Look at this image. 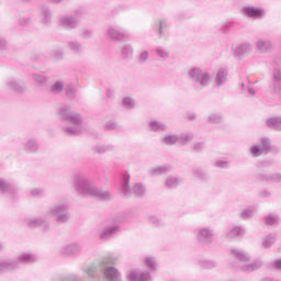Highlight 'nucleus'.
<instances>
[{"label": "nucleus", "mask_w": 281, "mask_h": 281, "mask_svg": "<svg viewBox=\"0 0 281 281\" xmlns=\"http://www.w3.org/2000/svg\"><path fill=\"white\" fill-rule=\"evenodd\" d=\"M146 60H148V52L147 50H144L139 54L138 56V63L140 65H144V63H146Z\"/></svg>", "instance_id": "864d4df0"}, {"label": "nucleus", "mask_w": 281, "mask_h": 281, "mask_svg": "<svg viewBox=\"0 0 281 281\" xmlns=\"http://www.w3.org/2000/svg\"><path fill=\"white\" fill-rule=\"evenodd\" d=\"M155 54L158 56L159 60H168L170 58V49L164 46L156 47Z\"/></svg>", "instance_id": "2f4dec72"}, {"label": "nucleus", "mask_w": 281, "mask_h": 281, "mask_svg": "<svg viewBox=\"0 0 281 281\" xmlns=\"http://www.w3.org/2000/svg\"><path fill=\"white\" fill-rule=\"evenodd\" d=\"M187 120H189L190 122H192V120H196V114H194V113H188V114H187Z\"/></svg>", "instance_id": "338daca9"}, {"label": "nucleus", "mask_w": 281, "mask_h": 281, "mask_svg": "<svg viewBox=\"0 0 281 281\" xmlns=\"http://www.w3.org/2000/svg\"><path fill=\"white\" fill-rule=\"evenodd\" d=\"M209 122L211 124H221V122H223V116L221 114L213 113L209 115Z\"/></svg>", "instance_id": "09e8293b"}, {"label": "nucleus", "mask_w": 281, "mask_h": 281, "mask_svg": "<svg viewBox=\"0 0 281 281\" xmlns=\"http://www.w3.org/2000/svg\"><path fill=\"white\" fill-rule=\"evenodd\" d=\"M25 153H38V140L36 138H29L24 143Z\"/></svg>", "instance_id": "393cba45"}, {"label": "nucleus", "mask_w": 281, "mask_h": 281, "mask_svg": "<svg viewBox=\"0 0 281 281\" xmlns=\"http://www.w3.org/2000/svg\"><path fill=\"white\" fill-rule=\"evenodd\" d=\"M15 260L19 269V265H33V262H38V257L32 252H24L18 256Z\"/></svg>", "instance_id": "f8f14e48"}, {"label": "nucleus", "mask_w": 281, "mask_h": 281, "mask_svg": "<svg viewBox=\"0 0 281 281\" xmlns=\"http://www.w3.org/2000/svg\"><path fill=\"white\" fill-rule=\"evenodd\" d=\"M19 189L14 184H10L5 179L0 178V194H16Z\"/></svg>", "instance_id": "2eb2a0df"}, {"label": "nucleus", "mask_w": 281, "mask_h": 281, "mask_svg": "<svg viewBox=\"0 0 281 281\" xmlns=\"http://www.w3.org/2000/svg\"><path fill=\"white\" fill-rule=\"evenodd\" d=\"M19 261L16 259H0V271H16Z\"/></svg>", "instance_id": "ddd939ff"}, {"label": "nucleus", "mask_w": 281, "mask_h": 281, "mask_svg": "<svg viewBox=\"0 0 281 281\" xmlns=\"http://www.w3.org/2000/svg\"><path fill=\"white\" fill-rule=\"evenodd\" d=\"M120 229L117 224L108 225L99 235L100 240H109V238H113V234H115Z\"/></svg>", "instance_id": "f3484780"}, {"label": "nucleus", "mask_w": 281, "mask_h": 281, "mask_svg": "<svg viewBox=\"0 0 281 281\" xmlns=\"http://www.w3.org/2000/svg\"><path fill=\"white\" fill-rule=\"evenodd\" d=\"M177 142H179V136L177 135L165 136L162 139V144H166L167 146H173Z\"/></svg>", "instance_id": "a19ab883"}, {"label": "nucleus", "mask_w": 281, "mask_h": 281, "mask_svg": "<svg viewBox=\"0 0 281 281\" xmlns=\"http://www.w3.org/2000/svg\"><path fill=\"white\" fill-rule=\"evenodd\" d=\"M81 36H82V38H91L92 33L89 30H83V31H81Z\"/></svg>", "instance_id": "680f3d73"}, {"label": "nucleus", "mask_w": 281, "mask_h": 281, "mask_svg": "<svg viewBox=\"0 0 281 281\" xmlns=\"http://www.w3.org/2000/svg\"><path fill=\"white\" fill-rule=\"evenodd\" d=\"M231 256L232 258H236V260L239 262L241 271H248V273H251V271H258V269H261V267L265 265L262 259H256L249 263L251 256L237 248L231 249Z\"/></svg>", "instance_id": "20e7f679"}, {"label": "nucleus", "mask_w": 281, "mask_h": 281, "mask_svg": "<svg viewBox=\"0 0 281 281\" xmlns=\"http://www.w3.org/2000/svg\"><path fill=\"white\" fill-rule=\"evenodd\" d=\"M149 128H150V131H154V132L166 131V124L158 122V121H150Z\"/></svg>", "instance_id": "4c0bfd02"}, {"label": "nucleus", "mask_w": 281, "mask_h": 281, "mask_svg": "<svg viewBox=\"0 0 281 281\" xmlns=\"http://www.w3.org/2000/svg\"><path fill=\"white\" fill-rule=\"evenodd\" d=\"M122 57L124 60H131L133 58V46L125 45L122 49Z\"/></svg>", "instance_id": "58836bf2"}, {"label": "nucleus", "mask_w": 281, "mask_h": 281, "mask_svg": "<svg viewBox=\"0 0 281 281\" xmlns=\"http://www.w3.org/2000/svg\"><path fill=\"white\" fill-rule=\"evenodd\" d=\"M189 78L198 90L205 89L210 85V75L201 68H192L189 71Z\"/></svg>", "instance_id": "423d86ee"}, {"label": "nucleus", "mask_w": 281, "mask_h": 281, "mask_svg": "<svg viewBox=\"0 0 281 281\" xmlns=\"http://www.w3.org/2000/svg\"><path fill=\"white\" fill-rule=\"evenodd\" d=\"M215 81L217 87H221L227 82V69L221 68L217 70Z\"/></svg>", "instance_id": "c756f323"}, {"label": "nucleus", "mask_w": 281, "mask_h": 281, "mask_svg": "<svg viewBox=\"0 0 281 281\" xmlns=\"http://www.w3.org/2000/svg\"><path fill=\"white\" fill-rule=\"evenodd\" d=\"M106 35L112 41H124V38H128V31L122 27L110 26L106 31Z\"/></svg>", "instance_id": "9d476101"}, {"label": "nucleus", "mask_w": 281, "mask_h": 281, "mask_svg": "<svg viewBox=\"0 0 281 281\" xmlns=\"http://www.w3.org/2000/svg\"><path fill=\"white\" fill-rule=\"evenodd\" d=\"M128 181H131V176H125L121 182V191L124 194V196H131V194H133V190H131Z\"/></svg>", "instance_id": "7c9ffc66"}, {"label": "nucleus", "mask_w": 281, "mask_h": 281, "mask_svg": "<svg viewBox=\"0 0 281 281\" xmlns=\"http://www.w3.org/2000/svg\"><path fill=\"white\" fill-rule=\"evenodd\" d=\"M244 13L246 16H249L250 19H260L262 14H265V11L262 9H258L256 7H245Z\"/></svg>", "instance_id": "4be33fe9"}, {"label": "nucleus", "mask_w": 281, "mask_h": 281, "mask_svg": "<svg viewBox=\"0 0 281 281\" xmlns=\"http://www.w3.org/2000/svg\"><path fill=\"white\" fill-rule=\"evenodd\" d=\"M244 234H245V231L239 226H236L227 231L226 238H238V236H243Z\"/></svg>", "instance_id": "473e14b6"}, {"label": "nucleus", "mask_w": 281, "mask_h": 281, "mask_svg": "<svg viewBox=\"0 0 281 281\" xmlns=\"http://www.w3.org/2000/svg\"><path fill=\"white\" fill-rule=\"evenodd\" d=\"M65 93L66 95H74V88L71 87V85L66 86Z\"/></svg>", "instance_id": "e2e57ef3"}, {"label": "nucleus", "mask_w": 281, "mask_h": 281, "mask_svg": "<svg viewBox=\"0 0 281 281\" xmlns=\"http://www.w3.org/2000/svg\"><path fill=\"white\" fill-rule=\"evenodd\" d=\"M266 126H268V128H271L272 131H281V117L274 116L268 119L266 121Z\"/></svg>", "instance_id": "bb28decb"}, {"label": "nucleus", "mask_w": 281, "mask_h": 281, "mask_svg": "<svg viewBox=\"0 0 281 281\" xmlns=\"http://www.w3.org/2000/svg\"><path fill=\"white\" fill-rule=\"evenodd\" d=\"M193 139L194 135L192 134H181L180 136H178V142L182 146H187V144H190V142H192Z\"/></svg>", "instance_id": "c9c22d12"}, {"label": "nucleus", "mask_w": 281, "mask_h": 281, "mask_svg": "<svg viewBox=\"0 0 281 281\" xmlns=\"http://www.w3.org/2000/svg\"><path fill=\"white\" fill-rule=\"evenodd\" d=\"M193 150H195V153H201V150H203V143L193 144Z\"/></svg>", "instance_id": "052dcab7"}, {"label": "nucleus", "mask_w": 281, "mask_h": 281, "mask_svg": "<svg viewBox=\"0 0 281 281\" xmlns=\"http://www.w3.org/2000/svg\"><path fill=\"white\" fill-rule=\"evenodd\" d=\"M64 56H65V53H63V50L57 49L53 52L54 60H63Z\"/></svg>", "instance_id": "6e6d98bb"}, {"label": "nucleus", "mask_w": 281, "mask_h": 281, "mask_svg": "<svg viewBox=\"0 0 281 281\" xmlns=\"http://www.w3.org/2000/svg\"><path fill=\"white\" fill-rule=\"evenodd\" d=\"M262 222L267 226L280 225V215H278V213H270L263 216Z\"/></svg>", "instance_id": "b1692460"}, {"label": "nucleus", "mask_w": 281, "mask_h": 281, "mask_svg": "<svg viewBox=\"0 0 281 281\" xmlns=\"http://www.w3.org/2000/svg\"><path fill=\"white\" fill-rule=\"evenodd\" d=\"M120 261V257L108 255L95 263H89L81 268L82 273L88 278H95L99 273H102L105 280L109 281H122L120 271L115 267L109 265H115Z\"/></svg>", "instance_id": "f257e3e1"}, {"label": "nucleus", "mask_w": 281, "mask_h": 281, "mask_svg": "<svg viewBox=\"0 0 281 281\" xmlns=\"http://www.w3.org/2000/svg\"><path fill=\"white\" fill-rule=\"evenodd\" d=\"M59 254L66 258H78L82 255V245L78 243H72L66 246H63L59 249Z\"/></svg>", "instance_id": "1a4fd4ad"}, {"label": "nucleus", "mask_w": 281, "mask_h": 281, "mask_svg": "<svg viewBox=\"0 0 281 281\" xmlns=\"http://www.w3.org/2000/svg\"><path fill=\"white\" fill-rule=\"evenodd\" d=\"M63 89H65V85L61 81H57L52 86L53 93H63Z\"/></svg>", "instance_id": "8fccbe9b"}, {"label": "nucleus", "mask_w": 281, "mask_h": 281, "mask_svg": "<svg viewBox=\"0 0 281 281\" xmlns=\"http://www.w3.org/2000/svg\"><path fill=\"white\" fill-rule=\"evenodd\" d=\"M45 194V191L41 188H33L29 191V196L33 199H38Z\"/></svg>", "instance_id": "79ce46f5"}, {"label": "nucleus", "mask_w": 281, "mask_h": 281, "mask_svg": "<svg viewBox=\"0 0 281 281\" xmlns=\"http://www.w3.org/2000/svg\"><path fill=\"white\" fill-rule=\"evenodd\" d=\"M19 23L20 25H27L30 23V18H21Z\"/></svg>", "instance_id": "0e129e2a"}, {"label": "nucleus", "mask_w": 281, "mask_h": 281, "mask_svg": "<svg viewBox=\"0 0 281 281\" xmlns=\"http://www.w3.org/2000/svg\"><path fill=\"white\" fill-rule=\"evenodd\" d=\"M256 47L259 52H261V54H267V52H271L273 48V43L271 40H258Z\"/></svg>", "instance_id": "aec40b11"}, {"label": "nucleus", "mask_w": 281, "mask_h": 281, "mask_svg": "<svg viewBox=\"0 0 281 281\" xmlns=\"http://www.w3.org/2000/svg\"><path fill=\"white\" fill-rule=\"evenodd\" d=\"M276 240H278V237L276 234H269L262 238L261 247L262 249H271L273 245H276Z\"/></svg>", "instance_id": "a878e982"}, {"label": "nucleus", "mask_w": 281, "mask_h": 281, "mask_svg": "<svg viewBox=\"0 0 281 281\" xmlns=\"http://www.w3.org/2000/svg\"><path fill=\"white\" fill-rule=\"evenodd\" d=\"M192 172H193V177H195V179H200V181H206L207 173H205V171H203V169L195 168L192 170Z\"/></svg>", "instance_id": "ea45409f"}, {"label": "nucleus", "mask_w": 281, "mask_h": 281, "mask_svg": "<svg viewBox=\"0 0 281 281\" xmlns=\"http://www.w3.org/2000/svg\"><path fill=\"white\" fill-rule=\"evenodd\" d=\"M48 214L54 216L57 223H67L69 221V205L65 201H59L48 207Z\"/></svg>", "instance_id": "39448f33"}, {"label": "nucleus", "mask_w": 281, "mask_h": 281, "mask_svg": "<svg viewBox=\"0 0 281 281\" xmlns=\"http://www.w3.org/2000/svg\"><path fill=\"white\" fill-rule=\"evenodd\" d=\"M105 131H117V125L113 121H108L105 123Z\"/></svg>", "instance_id": "5fc2aeb1"}, {"label": "nucleus", "mask_w": 281, "mask_h": 281, "mask_svg": "<svg viewBox=\"0 0 281 281\" xmlns=\"http://www.w3.org/2000/svg\"><path fill=\"white\" fill-rule=\"evenodd\" d=\"M168 30V21L166 19L158 20V34L159 36H164V32Z\"/></svg>", "instance_id": "37998d69"}, {"label": "nucleus", "mask_w": 281, "mask_h": 281, "mask_svg": "<svg viewBox=\"0 0 281 281\" xmlns=\"http://www.w3.org/2000/svg\"><path fill=\"white\" fill-rule=\"evenodd\" d=\"M40 22L43 25H49V23H52V10H49V8H41Z\"/></svg>", "instance_id": "5701e85b"}, {"label": "nucleus", "mask_w": 281, "mask_h": 281, "mask_svg": "<svg viewBox=\"0 0 281 281\" xmlns=\"http://www.w3.org/2000/svg\"><path fill=\"white\" fill-rule=\"evenodd\" d=\"M93 153H97V155H104V153H113L115 151V145L109 144H97L92 147Z\"/></svg>", "instance_id": "412c9836"}, {"label": "nucleus", "mask_w": 281, "mask_h": 281, "mask_svg": "<svg viewBox=\"0 0 281 281\" xmlns=\"http://www.w3.org/2000/svg\"><path fill=\"white\" fill-rule=\"evenodd\" d=\"M215 166H217V168H227V166H229V162H227L225 160H217L215 162Z\"/></svg>", "instance_id": "13d9d810"}, {"label": "nucleus", "mask_w": 281, "mask_h": 281, "mask_svg": "<svg viewBox=\"0 0 281 281\" xmlns=\"http://www.w3.org/2000/svg\"><path fill=\"white\" fill-rule=\"evenodd\" d=\"M128 279L131 281H153V277H150V272H137V270H133L128 274Z\"/></svg>", "instance_id": "dca6fc26"}, {"label": "nucleus", "mask_w": 281, "mask_h": 281, "mask_svg": "<svg viewBox=\"0 0 281 281\" xmlns=\"http://www.w3.org/2000/svg\"><path fill=\"white\" fill-rule=\"evenodd\" d=\"M167 172H170V167L168 166H158L150 170V175H167Z\"/></svg>", "instance_id": "e433bc0d"}, {"label": "nucleus", "mask_w": 281, "mask_h": 281, "mask_svg": "<svg viewBox=\"0 0 281 281\" xmlns=\"http://www.w3.org/2000/svg\"><path fill=\"white\" fill-rule=\"evenodd\" d=\"M32 78H33V80H36L38 85H42V87H45V85L48 80L45 75H37V74H33Z\"/></svg>", "instance_id": "de8ad7c7"}, {"label": "nucleus", "mask_w": 281, "mask_h": 281, "mask_svg": "<svg viewBox=\"0 0 281 281\" xmlns=\"http://www.w3.org/2000/svg\"><path fill=\"white\" fill-rule=\"evenodd\" d=\"M234 26V22H228L226 24L222 25V32L224 34H227V32H229V30H232V27Z\"/></svg>", "instance_id": "4d7b16f0"}, {"label": "nucleus", "mask_w": 281, "mask_h": 281, "mask_svg": "<svg viewBox=\"0 0 281 281\" xmlns=\"http://www.w3.org/2000/svg\"><path fill=\"white\" fill-rule=\"evenodd\" d=\"M280 82H281V69L279 67L273 69V90L274 93H280Z\"/></svg>", "instance_id": "c85d7f7f"}, {"label": "nucleus", "mask_w": 281, "mask_h": 281, "mask_svg": "<svg viewBox=\"0 0 281 281\" xmlns=\"http://www.w3.org/2000/svg\"><path fill=\"white\" fill-rule=\"evenodd\" d=\"M78 18L74 15H64L59 18V24L66 30H75V27H78Z\"/></svg>", "instance_id": "9b49d317"}, {"label": "nucleus", "mask_w": 281, "mask_h": 281, "mask_svg": "<svg viewBox=\"0 0 281 281\" xmlns=\"http://www.w3.org/2000/svg\"><path fill=\"white\" fill-rule=\"evenodd\" d=\"M149 223H151V225L155 227H161V225H164V221L159 220L157 216H150Z\"/></svg>", "instance_id": "603ef678"}, {"label": "nucleus", "mask_w": 281, "mask_h": 281, "mask_svg": "<svg viewBox=\"0 0 281 281\" xmlns=\"http://www.w3.org/2000/svg\"><path fill=\"white\" fill-rule=\"evenodd\" d=\"M59 115L64 122L70 124L65 128L67 135H80L82 133V116L80 114L71 111L69 106H64L60 109Z\"/></svg>", "instance_id": "7ed1b4c3"}, {"label": "nucleus", "mask_w": 281, "mask_h": 281, "mask_svg": "<svg viewBox=\"0 0 281 281\" xmlns=\"http://www.w3.org/2000/svg\"><path fill=\"white\" fill-rule=\"evenodd\" d=\"M8 42L3 37H0V49H5Z\"/></svg>", "instance_id": "69168bd1"}, {"label": "nucleus", "mask_w": 281, "mask_h": 281, "mask_svg": "<svg viewBox=\"0 0 281 281\" xmlns=\"http://www.w3.org/2000/svg\"><path fill=\"white\" fill-rule=\"evenodd\" d=\"M198 243L201 245H212L214 243V229L210 227H200L194 231Z\"/></svg>", "instance_id": "0eeeda50"}, {"label": "nucleus", "mask_w": 281, "mask_h": 281, "mask_svg": "<svg viewBox=\"0 0 281 281\" xmlns=\"http://www.w3.org/2000/svg\"><path fill=\"white\" fill-rule=\"evenodd\" d=\"M5 89L7 91H14V93H23V91H25V88L14 78L7 80Z\"/></svg>", "instance_id": "6ab92c4d"}, {"label": "nucleus", "mask_w": 281, "mask_h": 281, "mask_svg": "<svg viewBox=\"0 0 281 281\" xmlns=\"http://www.w3.org/2000/svg\"><path fill=\"white\" fill-rule=\"evenodd\" d=\"M165 186H166V188H177V186H179V178H177V177H169L166 180Z\"/></svg>", "instance_id": "49530a36"}, {"label": "nucleus", "mask_w": 281, "mask_h": 281, "mask_svg": "<svg viewBox=\"0 0 281 281\" xmlns=\"http://www.w3.org/2000/svg\"><path fill=\"white\" fill-rule=\"evenodd\" d=\"M145 265L146 267H148V269H151V271L157 270V260L155 259V257H147L145 259Z\"/></svg>", "instance_id": "c03bdc74"}, {"label": "nucleus", "mask_w": 281, "mask_h": 281, "mask_svg": "<svg viewBox=\"0 0 281 281\" xmlns=\"http://www.w3.org/2000/svg\"><path fill=\"white\" fill-rule=\"evenodd\" d=\"M254 216V210L246 209L240 213V218L244 221H248V218H251Z\"/></svg>", "instance_id": "3c124183"}, {"label": "nucleus", "mask_w": 281, "mask_h": 281, "mask_svg": "<svg viewBox=\"0 0 281 281\" xmlns=\"http://www.w3.org/2000/svg\"><path fill=\"white\" fill-rule=\"evenodd\" d=\"M26 225L27 227H41V229H44V232H47V229H49V222L41 217L26 220Z\"/></svg>", "instance_id": "4468645a"}, {"label": "nucleus", "mask_w": 281, "mask_h": 281, "mask_svg": "<svg viewBox=\"0 0 281 281\" xmlns=\"http://www.w3.org/2000/svg\"><path fill=\"white\" fill-rule=\"evenodd\" d=\"M122 106H124V109H134L135 100H133V98L125 97V98H123Z\"/></svg>", "instance_id": "a18cd8bd"}, {"label": "nucleus", "mask_w": 281, "mask_h": 281, "mask_svg": "<svg viewBox=\"0 0 281 281\" xmlns=\"http://www.w3.org/2000/svg\"><path fill=\"white\" fill-rule=\"evenodd\" d=\"M261 181H272V183H281V173H261Z\"/></svg>", "instance_id": "cd10ccee"}, {"label": "nucleus", "mask_w": 281, "mask_h": 281, "mask_svg": "<svg viewBox=\"0 0 281 281\" xmlns=\"http://www.w3.org/2000/svg\"><path fill=\"white\" fill-rule=\"evenodd\" d=\"M72 188L77 194L93 196V199H98V201H111L113 199V194H111L110 191L98 188L95 184L91 183V179L82 173L74 177Z\"/></svg>", "instance_id": "f03ea898"}, {"label": "nucleus", "mask_w": 281, "mask_h": 281, "mask_svg": "<svg viewBox=\"0 0 281 281\" xmlns=\"http://www.w3.org/2000/svg\"><path fill=\"white\" fill-rule=\"evenodd\" d=\"M252 49L254 47L249 43L239 44L235 48V56H237L238 58H245V56H248V54H251Z\"/></svg>", "instance_id": "a211bd4d"}, {"label": "nucleus", "mask_w": 281, "mask_h": 281, "mask_svg": "<svg viewBox=\"0 0 281 281\" xmlns=\"http://www.w3.org/2000/svg\"><path fill=\"white\" fill-rule=\"evenodd\" d=\"M216 267L215 261H205L204 262V269H214Z\"/></svg>", "instance_id": "bf43d9fd"}, {"label": "nucleus", "mask_w": 281, "mask_h": 281, "mask_svg": "<svg viewBox=\"0 0 281 281\" xmlns=\"http://www.w3.org/2000/svg\"><path fill=\"white\" fill-rule=\"evenodd\" d=\"M68 47L70 52H74V54H80V52L83 49L82 44H80L78 41L68 42Z\"/></svg>", "instance_id": "f704fd0d"}, {"label": "nucleus", "mask_w": 281, "mask_h": 281, "mask_svg": "<svg viewBox=\"0 0 281 281\" xmlns=\"http://www.w3.org/2000/svg\"><path fill=\"white\" fill-rule=\"evenodd\" d=\"M252 157H260V155H269L271 153V139L263 137L260 143L250 148Z\"/></svg>", "instance_id": "6e6552de"}, {"label": "nucleus", "mask_w": 281, "mask_h": 281, "mask_svg": "<svg viewBox=\"0 0 281 281\" xmlns=\"http://www.w3.org/2000/svg\"><path fill=\"white\" fill-rule=\"evenodd\" d=\"M273 267H274V269H281V259L276 260V261L273 262Z\"/></svg>", "instance_id": "774afa93"}, {"label": "nucleus", "mask_w": 281, "mask_h": 281, "mask_svg": "<svg viewBox=\"0 0 281 281\" xmlns=\"http://www.w3.org/2000/svg\"><path fill=\"white\" fill-rule=\"evenodd\" d=\"M132 192L135 194V196L142 198L144 194H146V186H144L142 182L135 183Z\"/></svg>", "instance_id": "72a5a7b5"}]
</instances>
